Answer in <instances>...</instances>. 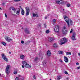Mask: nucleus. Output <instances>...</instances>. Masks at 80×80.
<instances>
[{"instance_id":"obj_4","label":"nucleus","mask_w":80,"mask_h":80,"mask_svg":"<svg viewBox=\"0 0 80 80\" xmlns=\"http://www.w3.org/2000/svg\"><path fill=\"white\" fill-rule=\"evenodd\" d=\"M62 33L64 35H66L67 33V28L65 26H64L62 29Z\"/></svg>"},{"instance_id":"obj_55","label":"nucleus","mask_w":80,"mask_h":80,"mask_svg":"<svg viewBox=\"0 0 80 80\" xmlns=\"http://www.w3.org/2000/svg\"><path fill=\"white\" fill-rule=\"evenodd\" d=\"M43 58V57H42V59Z\"/></svg>"},{"instance_id":"obj_11","label":"nucleus","mask_w":80,"mask_h":80,"mask_svg":"<svg viewBox=\"0 0 80 80\" xmlns=\"http://www.w3.org/2000/svg\"><path fill=\"white\" fill-rule=\"evenodd\" d=\"M72 39L73 40H76V39H75V33H73V35L72 36Z\"/></svg>"},{"instance_id":"obj_20","label":"nucleus","mask_w":80,"mask_h":80,"mask_svg":"<svg viewBox=\"0 0 80 80\" xmlns=\"http://www.w3.org/2000/svg\"><path fill=\"white\" fill-rule=\"evenodd\" d=\"M69 22L70 23V24L71 25H73V21L72 20H71V19H70L69 21Z\"/></svg>"},{"instance_id":"obj_56","label":"nucleus","mask_w":80,"mask_h":80,"mask_svg":"<svg viewBox=\"0 0 80 80\" xmlns=\"http://www.w3.org/2000/svg\"><path fill=\"white\" fill-rule=\"evenodd\" d=\"M1 75H1V74H0V76H1Z\"/></svg>"},{"instance_id":"obj_46","label":"nucleus","mask_w":80,"mask_h":80,"mask_svg":"<svg viewBox=\"0 0 80 80\" xmlns=\"http://www.w3.org/2000/svg\"><path fill=\"white\" fill-rule=\"evenodd\" d=\"M19 8H21V9L22 10V7H21V6H20V7H19Z\"/></svg>"},{"instance_id":"obj_43","label":"nucleus","mask_w":80,"mask_h":80,"mask_svg":"<svg viewBox=\"0 0 80 80\" xmlns=\"http://www.w3.org/2000/svg\"><path fill=\"white\" fill-rule=\"evenodd\" d=\"M59 61H60V62H63V61H62V60H61V59H60V60H59Z\"/></svg>"},{"instance_id":"obj_41","label":"nucleus","mask_w":80,"mask_h":80,"mask_svg":"<svg viewBox=\"0 0 80 80\" xmlns=\"http://www.w3.org/2000/svg\"><path fill=\"white\" fill-rule=\"evenodd\" d=\"M16 80H18V78L17 77L16 78Z\"/></svg>"},{"instance_id":"obj_58","label":"nucleus","mask_w":80,"mask_h":80,"mask_svg":"<svg viewBox=\"0 0 80 80\" xmlns=\"http://www.w3.org/2000/svg\"><path fill=\"white\" fill-rule=\"evenodd\" d=\"M22 29H23V28H22Z\"/></svg>"},{"instance_id":"obj_45","label":"nucleus","mask_w":80,"mask_h":80,"mask_svg":"<svg viewBox=\"0 0 80 80\" xmlns=\"http://www.w3.org/2000/svg\"><path fill=\"white\" fill-rule=\"evenodd\" d=\"M22 67L23 68H24V66L23 65H22Z\"/></svg>"},{"instance_id":"obj_3","label":"nucleus","mask_w":80,"mask_h":80,"mask_svg":"<svg viewBox=\"0 0 80 80\" xmlns=\"http://www.w3.org/2000/svg\"><path fill=\"white\" fill-rule=\"evenodd\" d=\"M63 18L65 20V21L67 22V23L68 24V27H70V24L69 23V21L70 20L69 19V18L67 16H64L63 17Z\"/></svg>"},{"instance_id":"obj_44","label":"nucleus","mask_w":80,"mask_h":80,"mask_svg":"<svg viewBox=\"0 0 80 80\" xmlns=\"http://www.w3.org/2000/svg\"><path fill=\"white\" fill-rule=\"evenodd\" d=\"M36 17L37 18L38 17V15L37 14H36Z\"/></svg>"},{"instance_id":"obj_21","label":"nucleus","mask_w":80,"mask_h":80,"mask_svg":"<svg viewBox=\"0 0 80 80\" xmlns=\"http://www.w3.org/2000/svg\"><path fill=\"white\" fill-rule=\"evenodd\" d=\"M53 47L55 48H57L58 47V45H57V44L56 43H55L53 45Z\"/></svg>"},{"instance_id":"obj_9","label":"nucleus","mask_w":80,"mask_h":80,"mask_svg":"<svg viewBox=\"0 0 80 80\" xmlns=\"http://www.w3.org/2000/svg\"><path fill=\"white\" fill-rule=\"evenodd\" d=\"M16 13L17 15H18L20 14V8H16Z\"/></svg>"},{"instance_id":"obj_12","label":"nucleus","mask_w":80,"mask_h":80,"mask_svg":"<svg viewBox=\"0 0 80 80\" xmlns=\"http://www.w3.org/2000/svg\"><path fill=\"white\" fill-rule=\"evenodd\" d=\"M62 2L63 1L61 0H58L56 1V3H57V4H61V3H62Z\"/></svg>"},{"instance_id":"obj_53","label":"nucleus","mask_w":80,"mask_h":80,"mask_svg":"<svg viewBox=\"0 0 80 80\" xmlns=\"http://www.w3.org/2000/svg\"><path fill=\"white\" fill-rule=\"evenodd\" d=\"M9 54H11V52H9Z\"/></svg>"},{"instance_id":"obj_40","label":"nucleus","mask_w":80,"mask_h":80,"mask_svg":"<svg viewBox=\"0 0 80 80\" xmlns=\"http://www.w3.org/2000/svg\"><path fill=\"white\" fill-rule=\"evenodd\" d=\"M33 78H34V79H35L36 78V77H35V76H33Z\"/></svg>"},{"instance_id":"obj_1","label":"nucleus","mask_w":80,"mask_h":80,"mask_svg":"<svg viewBox=\"0 0 80 80\" xmlns=\"http://www.w3.org/2000/svg\"><path fill=\"white\" fill-rule=\"evenodd\" d=\"M68 42V39L65 38H64L60 40L61 45H63V44H64L65 43H67Z\"/></svg>"},{"instance_id":"obj_22","label":"nucleus","mask_w":80,"mask_h":80,"mask_svg":"<svg viewBox=\"0 0 80 80\" xmlns=\"http://www.w3.org/2000/svg\"><path fill=\"white\" fill-rule=\"evenodd\" d=\"M58 52V53H59V54H60V55L63 54V52L62 51H59Z\"/></svg>"},{"instance_id":"obj_10","label":"nucleus","mask_w":80,"mask_h":80,"mask_svg":"<svg viewBox=\"0 0 80 80\" xmlns=\"http://www.w3.org/2000/svg\"><path fill=\"white\" fill-rule=\"evenodd\" d=\"M24 32L26 33H27V34H29V33H30V31H29L28 29L27 28H25V29Z\"/></svg>"},{"instance_id":"obj_15","label":"nucleus","mask_w":80,"mask_h":80,"mask_svg":"<svg viewBox=\"0 0 80 80\" xmlns=\"http://www.w3.org/2000/svg\"><path fill=\"white\" fill-rule=\"evenodd\" d=\"M53 38L49 37L48 38V40L49 42H52L53 40Z\"/></svg>"},{"instance_id":"obj_33","label":"nucleus","mask_w":80,"mask_h":80,"mask_svg":"<svg viewBox=\"0 0 80 80\" xmlns=\"http://www.w3.org/2000/svg\"><path fill=\"white\" fill-rule=\"evenodd\" d=\"M13 73L15 75H17V72L16 71H14Z\"/></svg>"},{"instance_id":"obj_36","label":"nucleus","mask_w":80,"mask_h":80,"mask_svg":"<svg viewBox=\"0 0 80 80\" xmlns=\"http://www.w3.org/2000/svg\"><path fill=\"white\" fill-rule=\"evenodd\" d=\"M21 43H22V44H23V43H24V41H21Z\"/></svg>"},{"instance_id":"obj_28","label":"nucleus","mask_w":80,"mask_h":80,"mask_svg":"<svg viewBox=\"0 0 80 80\" xmlns=\"http://www.w3.org/2000/svg\"><path fill=\"white\" fill-rule=\"evenodd\" d=\"M2 45H4V46H6V45H7V44H6V43H5V42H2Z\"/></svg>"},{"instance_id":"obj_42","label":"nucleus","mask_w":80,"mask_h":80,"mask_svg":"<svg viewBox=\"0 0 80 80\" xmlns=\"http://www.w3.org/2000/svg\"><path fill=\"white\" fill-rule=\"evenodd\" d=\"M79 65V63L78 62H77L76 63V65Z\"/></svg>"},{"instance_id":"obj_37","label":"nucleus","mask_w":80,"mask_h":80,"mask_svg":"<svg viewBox=\"0 0 80 80\" xmlns=\"http://www.w3.org/2000/svg\"><path fill=\"white\" fill-rule=\"evenodd\" d=\"M5 16L6 17V18H7L8 17H7V14L5 13Z\"/></svg>"},{"instance_id":"obj_54","label":"nucleus","mask_w":80,"mask_h":80,"mask_svg":"<svg viewBox=\"0 0 80 80\" xmlns=\"http://www.w3.org/2000/svg\"><path fill=\"white\" fill-rule=\"evenodd\" d=\"M2 9V8H1L0 7V10H1Z\"/></svg>"},{"instance_id":"obj_38","label":"nucleus","mask_w":80,"mask_h":80,"mask_svg":"<svg viewBox=\"0 0 80 80\" xmlns=\"http://www.w3.org/2000/svg\"><path fill=\"white\" fill-rule=\"evenodd\" d=\"M50 8L48 7V8H47V10H50Z\"/></svg>"},{"instance_id":"obj_52","label":"nucleus","mask_w":80,"mask_h":80,"mask_svg":"<svg viewBox=\"0 0 80 80\" xmlns=\"http://www.w3.org/2000/svg\"><path fill=\"white\" fill-rule=\"evenodd\" d=\"M66 79H67V80H68V78H66Z\"/></svg>"},{"instance_id":"obj_25","label":"nucleus","mask_w":80,"mask_h":80,"mask_svg":"<svg viewBox=\"0 0 80 80\" xmlns=\"http://www.w3.org/2000/svg\"><path fill=\"white\" fill-rule=\"evenodd\" d=\"M66 55H71L72 53H71V52H66Z\"/></svg>"},{"instance_id":"obj_29","label":"nucleus","mask_w":80,"mask_h":80,"mask_svg":"<svg viewBox=\"0 0 80 80\" xmlns=\"http://www.w3.org/2000/svg\"><path fill=\"white\" fill-rule=\"evenodd\" d=\"M22 0H14V2H19V1H21Z\"/></svg>"},{"instance_id":"obj_26","label":"nucleus","mask_w":80,"mask_h":80,"mask_svg":"<svg viewBox=\"0 0 80 80\" xmlns=\"http://www.w3.org/2000/svg\"><path fill=\"white\" fill-rule=\"evenodd\" d=\"M38 60V57H36V58H35L34 59V61L35 62H37V60Z\"/></svg>"},{"instance_id":"obj_35","label":"nucleus","mask_w":80,"mask_h":80,"mask_svg":"<svg viewBox=\"0 0 80 80\" xmlns=\"http://www.w3.org/2000/svg\"><path fill=\"white\" fill-rule=\"evenodd\" d=\"M64 73H65V74H68V72L67 71H65L64 72Z\"/></svg>"},{"instance_id":"obj_48","label":"nucleus","mask_w":80,"mask_h":80,"mask_svg":"<svg viewBox=\"0 0 80 80\" xmlns=\"http://www.w3.org/2000/svg\"><path fill=\"white\" fill-rule=\"evenodd\" d=\"M77 68H78V69H80V67H78Z\"/></svg>"},{"instance_id":"obj_2","label":"nucleus","mask_w":80,"mask_h":80,"mask_svg":"<svg viewBox=\"0 0 80 80\" xmlns=\"http://www.w3.org/2000/svg\"><path fill=\"white\" fill-rule=\"evenodd\" d=\"M22 63L24 67H25L26 68H31V66L29 65L26 61H23Z\"/></svg>"},{"instance_id":"obj_19","label":"nucleus","mask_w":80,"mask_h":80,"mask_svg":"<svg viewBox=\"0 0 80 80\" xmlns=\"http://www.w3.org/2000/svg\"><path fill=\"white\" fill-rule=\"evenodd\" d=\"M62 76H58L57 77V80H60V79H62Z\"/></svg>"},{"instance_id":"obj_23","label":"nucleus","mask_w":80,"mask_h":80,"mask_svg":"<svg viewBox=\"0 0 80 80\" xmlns=\"http://www.w3.org/2000/svg\"><path fill=\"white\" fill-rule=\"evenodd\" d=\"M30 12V10L28 11H26V16H28L29 15V13Z\"/></svg>"},{"instance_id":"obj_49","label":"nucleus","mask_w":80,"mask_h":80,"mask_svg":"<svg viewBox=\"0 0 80 80\" xmlns=\"http://www.w3.org/2000/svg\"><path fill=\"white\" fill-rule=\"evenodd\" d=\"M45 19H47V17L46 16V17H45Z\"/></svg>"},{"instance_id":"obj_27","label":"nucleus","mask_w":80,"mask_h":80,"mask_svg":"<svg viewBox=\"0 0 80 80\" xmlns=\"http://www.w3.org/2000/svg\"><path fill=\"white\" fill-rule=\"evenodd\" d=\"M26 11L30 10V9H29V8L28 7H27L26 8Z\"/></svg>"},{"instance_id":"obj_30","label":"nucleus","mask_w":80,"mask_h":80,"mask_svg":"<svg viewBox=\"0 0 80 80\" xmlns=\"http://www.w3.org/2000/svg\"><path fill=\"white\" fill-rule=\"evenodd\" d=\"M37 15V14L35 13H33V17H36V16Z\"/></svg>"},{"instance_id":"obj_7","label":"nucleus","mask_w":80,"mask_h":80,"mask_svg":"<svg viewBox=\"0 0 80 80\" xmlns=\"http://www.w3.org/2000/svg\"><path fill=\"white\" fill-rule=\"evenodd\" d=\"M2 58L4 60L6 61V62H8V59L4 54H2Z\"/></svg>"},{"instance_id":"obj_31","label":"nucleus","mask_w":80,"mask_h":80,"mask_svg":"<svg viewBox=\"0 0 80 80\" xmlns=\"http://www.w3.org/2000/svg\"><path fill=\"white\" fill-rule=\"evenodd\" d=\"M46 33H48L49 32V30H47L46 31Z\"/></svg>"},{"instance_id":"obj_59","label":"nucleus","mask_w":80,"mask_h":80,"mask_svg":"<svg viewBox=\"0 0 80 80\" xmlns=\"http://www.w3.org/2000/svg\"><path fill=\"white\" fill-rule=\"evenodd\" d=\"M63 11H64V9H63Z\"/></svg>"},{"instance_id":"obj_34","label":"nucleus","mask_w":80,"mask_h":80,"mask_svg":"<svg viewBox=\"0 0 80 80\" xmlns=\"http://www.w3.org/2000/svg\"><path fill=\"white\" fill-rule=\"evenodd\" d=\"M53 23H55V22H56V20H55V19H53Z\"/></svg>"},{"instance_id":"obj_8","label":"nucleus","mask_w":80,"mask_h":80,"mask_svg":"<svg viewBox=\"0 0 80 80\" xmlns=\"http://www.w3.org/2000/svg\"><path fill=\"white\" fill-rule=\"evenodd\" d=\"M5 38L6 41L8 42H12V39L10 38H9L8 37H6Z\"/></svg>"},{"instance_id":"obj_16","label":"nucleus","mask_w":80,"mask_h":80,"mask_svg":"<svg viewBox=\"0 0 80 80\" xmlns=\"http://www.w3.org/2000/svg\"><path fill=\"white\" fill-rule=\"evenodd\" d=\"M46 63H47L46 62H45V61H44L42 63V65L43 66H44L45 67L46 66V65H47V64H46Z\"/></svg>"},{"instance_id":"obj_39","label":"nucleus","mask_w":80,"mask_h":80,"mask_svg":"<svg viewBox=\"0 0 80 80\" xmlns=\"http://www.w3.org/2000/svg\"><path fill=\"white\" fill-rule=\"evenodd\" d=\"M73 32V29H71V31L70 32V33H72V32Z\"/></svg>"},{"instance_id":"obj_50","label":"nucleus","mask_w":80,"mask_h":80,"mask_svg":"<svg viewBox=\"0 0 80 80\" xmlns=\"http://www.w3.org/2000/svg\"><path fill=\"white\" fill-rule=\"evenodd\" d=\"M44 26H45V28H46V27H47V26H46V25L44 24Z\"/></svg>"},{"instance_id":"obj_51","label":"nucleus","mask_w":80,"mask_h":80,"mask_svg":"<svg viewBox=\"0 0 80 80\" xmlns=\"http://www.w3.org/2000/svg\"><path fill=\"white\" fill-rule=\"evenodd\" d=\"M18 77H21V75H18Z\"/></svg>"},{"instance_id":"obj_24","label":"nucleus","mask_w":80,"mask_h":80,"mask_svg":"<svg viewBox=\"0 0 80 80\" xmlns=\"http://www.w3.org/2000/svg\"><path fill=\"white\" fill-rule=\"evenodd\" d=\"M20 58L21 59H23L25 58V56L23 55H22L20 56Z\"/></svg>"},{"instance_id":"obj_13","label":"nucleus","mask_w":80,"mask_h":80,"mask_svg":"<svg viewBox=\"0 0 80 80\" xmlns=\"http://www.w3.org/2000/svg\"><path fill=\"white\" fill-rule=\"evenodd\" d=\"M47 54L48 57H50L52 55V53H51V52L50 50H48L47 52Z\"/></svg>"},{"instance_id":"obj_47","label":"nucleus","mask_w":80,"mask_h":80,"mask_svg":"<svg viewBox=\"0 0 80 80\" xmlns=\"http://www.w3.org/2000/svg\"><path fill=\"white\" fill-rule=\"evenodd\" d=\"M2 4L3 5H5V3L4 2H3L2 3Z\"/></svg>"},{"instance_id":"obj_6","label":"nucleus","mask_w":80,"mask_h":80,"mask_svg":"<svg viewBox=\"0 0 80 80\" xmlns=\"http://www.w3.org/2000/svg\"><path fill=\"white\" fill-rule=\"evenodd\" d=\"M10 65H8L6 67V72L7 74H8L9 73H10V71H8V70H9V68H10Z\"/></svg>"},{"instance_id":"obj_5","label":"nucleus","mask_w":80,"mask_h":80,"mask_svg":"<svg viewBox=\"0 0 80 80\" xmlns=\"http://www.w3.org/2000/svg\"><path fill=\"white\" fill-rule=\"evenodd\" d=\"M54 29V31L56 32H59V27L58 25H56L55 26Z\"/></svg>"},{"instance_id":"obj_57","label":"nucleus","mask_w":80,"mask_h":80,"mask_svg":"<svg viewBox=\"0 0 80 80\" xmlns=\"http://www.w3.org/2000/svg\"><path fill=\"white\" fill-rule=\"evenodd\" d=\"M50 80H52V79H50Z\"/></svg>"},{"instance_id":"obj_32","label":"nucleus","mask_w":80,"mask_h":80,"mask_svg":"<svg viewBox=\"0 0 80 80\" xmlns=\"http://www.w3.org/2000/svg\"><path fill=\"white\" fill-rule=\"evenodd\" d=\"M67 7H70V4L68 3L67 4Z\"/></svg>"},{"instance_id":"obj_17","label":"nucleus","mask_w":80,"mask_h":80,"mask_svg":"<svg viewBox=\"0 0 80 80\" xmlns=\"http://www.w3.org/2000/svg\"><path fill=\"white\" fill-rule=\"evenodd\" d=\"M10 8L11 9H12V10H13V11H17V8L15 9L13 7H11Z\"/></svg>"},{"instance_id":"obj_18","label":"nucleus","mask_w":80,"mask_h":80,"mask_svg":"<svg viewBox=\"0 0 80 80\" xmlns=\"http://www.w3.org/2000/svg\"><path fill=\"white\" fill-rule=\"evenodd\" d=\"M21 13L22 15H25V11L23 10V9H22V11H21Z\"/></svg>"},{"instance_id":"obj_14","label":"nucleus","mask_w":80,"mask_h":80,"mask_svg":"<svg viewBox=\"0 0 80 80\" xmlns=\"http://www.w3.org/2000/svg\"><path fill=\"white\" fill-rule=\"evenodd\" d=\"M64 61L66 63H68V58H67L66 56H64Z\"/></svg>"}]
</instances>
